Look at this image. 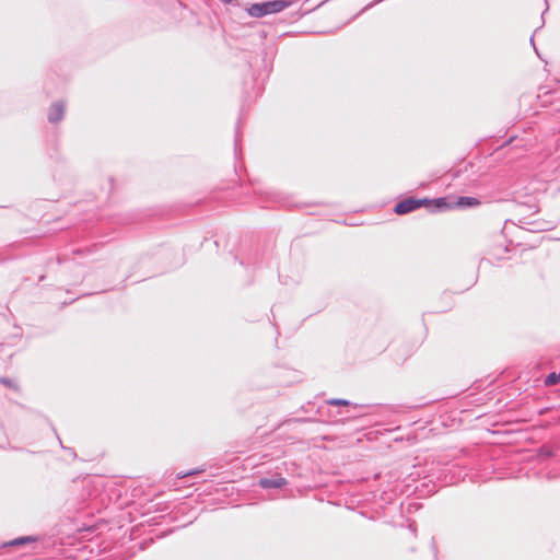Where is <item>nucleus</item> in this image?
I'll list each match as a JSON object with an SVG mask.
<instances>
[{
	"mask_svg": "<svg viewBox=\"0 0 560 560\" xmlns=\"http://www.w3.org/2000/svg\"><path fill=\"white\" fill-rule=\"evenodd\" d=\"M479 203V200L472 197H460L457 201V205L460 207H474L478 206Z\"/></svg>",
	"mask_w": 560,
	"mask_h": 560,
	"instance_id": "nucleus-5",
	"label": "nucleus"
},
{
	"mask_svg": "<svg viewBox=\"0 0 560 560\" xmlns=\"http://www.w3.org/2000/svg\"><path fill=\"white\" fill-rule=\"evenodd\" d=\"M289 5V2L285 0H273L267 1L262 3L252 4L248 9V13L252 16L261 18L267 14L278 13L284 10Z\"/></svg>",
	"mask_w": 560,
	"mask_h": 560,
	"instance_id": "nucleus-1",
	"label": "nucleus"
},
{
	"mask_svg": "<svg viewBox=\"0 0 560 560\" xmlns=\"http://www.w3.org/2000/svg\"><path fill=\"white\" fill-rule=\"evenodd\" d=\"M262 488H280L285 485V479L282 477L262 478L259 481Z\"/></svg>",
	"mask_w": 560,
	"mask_h": 560,
	"instance_id": "nucleus-4",
	"label": "nucleus"
},
{
	"mask_svg": "<svg viewBox=\"0 0 560 560\" xmlns=\"http://www.w3.org/2000/svg\"><path fill=\"white\" fill-rule=\"evenodd\" d=\"M25 540H26L25 538L16 539V540L12 541L11 544L12 545H19V544H23Z\"/></svg>",
	"mask_w": 560,
	"mask_h": 560,
	"instance_id": "nucleus-8",
	"label": "nucleus"
},
{
	"mask_svg": "<svg viewBox=\"0 0 560 560\" xmlns=\"http://www.w3.org/2000/svg\"><path fill=\"white\" fill-rule=\"evenodd\" d=\"M421 200L416 199H406L401 202H398L395 207V212L398 214H406L418 209L421 206Z\"/></svg>",
	"mask_w": 560,
	"mask_h": 560,
	"instance_id": "nucleus-2",
	"label": "nucleus"
},
{
	"mask_svg": "<svg viewBox=\"0 0 560 560\" xmlns=\"http://www.w3.org/2000/svg\"><path fill=\"white\" fill-rule=\"evenodd\" d=\"M560 382V374H557V373H550L546 380H545V384L547 386H551V385H555L557 383Z\"/></svg>",
	"mask_w": 560,
	"mask_h": 560,
	"instance_id": "nucleus-6",
	"label": "nucleus"
},
{
	"mask_svg": "<svg viewBox=\"0 0 560 560\" xmlns=\"http://www.w3.org/2000/svg\"><path fill=\"white\" fill-rule=\"evenodd\" d=\"M332 405H348V401L347 400H332L331 401Z\"/></svg>",
	"mask_w": 560,
	"mask_h": 560,
	"instance_id": "nucleus-7",
	"label": "nucleus"
},
{
	"mask_svg": "<svg viewBox=\"0 0 560 560\" xmlns=\"http://www.w3.org/2000/svg\"><path fill=\"white\" fill-rule=\"evenodd\" d=\"M65 114V105L62 103H55L48 113V119L50 122H58L62 119Z\"/></svg>",
	"mask_w": 560,
	"mask_h": 560,
	"instance_id": "nucleus-3",
	"label": "nucleus"
}]
</instances>
